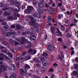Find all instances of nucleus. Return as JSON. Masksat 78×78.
<instances>
[{
    "label": "nucleus",
    "instance_id": "nucleus-2",
    "mask_svg": "<svg viewBox=\"0 0 78 78\" xmlns=\"http://www.w3.org/2000/svg\"><path fill=\"white\" fill-rule=\"evenodd\" d=\"M31 57L30 55H27L25 56L24 58H22L20 60H19L16 62V65L17 67H19V64L20 63L22 62V61H26V60H27V59H31Z\"/></svg>",
    "mask_w": 78,
    "mask_h": 78
},
{
    "label": "nucleus",
    "instance_id": "nucleus-32",
    "mask_svg": "<svg viewBox=\"0 0 78 78\" xmlns=\"http://www.w3.org/2000/svg\"><path fill=\"white\" fill-rule=\"evenodd\" d=\"M30 38L32 40H35L36 39V37L33 35H31L30 36Z\"/></svg>",
    "mask_w": 78,
    "mask_h": 78
},
{
    "label": "nucleus",
    "instance_id": "nucleus-30",
    "mask_svg": "<svg viewBox=\"0 0 78 78\" xmlns=\"http://www.w3.org/2000/svg\"><path fill=\"white\" fill-rule=\"evenodd\" d=\"M16 74L15 73H12V75H10V78H16Z\"/></svg>",
    "mask_w": 78,
    "mask_h": 78
},
{
    "label": "nucleus",
    "instance_id": "nucleus-40",
    "mask_svg": "<svg viewBox=\"0 0 78 78\" xmlns=\"http://www.w3.org/2000/svg\"><path fill=\"white\" fill-rule=\"evenodd\" d=\"M20 58V54L18 55L16 57V60H18Z\"/></svg>",
    "mask_w": 78,
    "mask_h": 78
},
{
    "label": "nucleus",
    "instance_id": "nucleus-7",
    "mask_svg": "<svg viewBox=\"0 0 78 78\" xmlns=\"http://www.w3.org/2000/svg\"><path fill=\"white\" fill-rule=\"evenodd\" d=\"M7 55H8L9 56L7 57L6 55L4 56V58L5 59H10L11 58H12V53H7ZM9 56L10 57H9Z\"/></svg>",
    "mask_w": 78,
    "mask_h": 78
},
{
    "label": "nucleus",
    "instance_id": "nucleus-44",
    "mask_svg": "<svg viewBox=\"0 0 78 78\" xmlns=\"http://www.w3.org/2000/svg\"><path fill=\"white\" fill-rule=\"evenodd\" d=\"M46 25H50V26H51V23H50V22L48 21L46 23Z\"/></svg>",
    "mask_w": 78,
    "mask_h": 78
},
{
    "label": "nucleus",
    "instance_id": "nucleus-16",
    "mask_svg": "<svg viewBox=\"0 0 78 78\" xmlns=\"http://www.w3.org/2000/svg\"><path fill=\"white\" fill-rule=\"evenodd\" d=\"M20 72L21 73H26L27 72V71L26 69H20Z\"/></svg>",
    "mask_w": 78,
    "mask_h": 78
},
{
    "label": "nucleus",
    "instance_id": "nucleus-27",
    "mask_svg": "<svg viewBox=\"0 0 78 78\" xmlns=\"http://www.w3.org/2000/svg\"><path fill=\"white\" fill-rule=\"evenodd\" d=\"M37 11L39 12V14H42L43 12H44V10L42 9H38Z\"/></svg>",
    "mask_w": 78,
    "mask_h": 78
},
{
    "label": "nucleus",
    "instance_id": "nucleus-58",
    "mask_svg": "<svg viewBox=\"0 0 78 78\" xmlns=\"http://www.w3.org/2000/svg\"><path fill=\"white\" fill-rule=\"evenodd\" d=\"M48 19L49 20H51V16H49L48 17Z\"/></svg>",
    "mask_w": 78,
    "mask_h": 78
},
{
    "label": "nucleus",
    "instance_id": "nucleus-52",
    "mask_svg": "<svg viewBox=\"0 0 78 78\" xmlns=\"http://www.w3.org/2000/svg\"><path fill=\"white\" fill-rule=\"evenodd\" d=\"M22 7L23 9H24L25 7V4H23V5L22 6Z\"/></svg>",
    "mask_w": 78,
    "mask_h": 78
},
{
    "label": "nucleus",
    "instance_id": "nucleus-63",
    "mask_svg": "<svg viewBox=\"0 0 78 78\" xmlns=\"http://www.w3.org/2000/svg\"><path fill=\"white\" fill-rule=\"evenodd\" d=\"M2 52H4V53H6L7 52V51H6V50H2Z\"/></svg>",
    "mask_w": 78,
    "mask_h": 78
},
{
    "label": "nucleus",
    "instance_id": "nucleus-47",
    "mask_svg": "<svg viewBox=\"0 0 78 78\" xmlns=\"http://www.w3.org/2000/svg\"><path fill=\"white\" fill-rule=\"evenodd\" d=\"M14 10L15 12H18L19 11V10H20V9H19L18 10L16 8L14 9Z\"/></svg>",
    "mask_w": 78,
    "mask_h": 78
},
{
    "label": "nucleus",
    "instance_id": "nucleus-23",
    "mask_svg": "<svg viewBox=\"0 0 78 78\" xmlns=\"http://www.w3.org/2000/svg\"><path fill=\"white\" fill-rule=\"evenodd\" d=\"M55 30V28L53 27H51V31L52 33H54Z\"/></svg>",
    "mask_w": 78,
    "mask_h": 78
},
{
    "label": "nucleus",
    "instance_id": "nucleus-33",
    "mask_svg": "<svg viewBox=\"0 0 78 78\" xmlns=\"http://www.w3.org/2000/svg\"><path fill=\"white\" fill-rule=\"evenodd\" d=\"M29 17H30V19H31V21L32 19H33V20H34V18L32 17V16H29V15H27V16H26L25 18H29Z\"/></svg>",
    "mask_w": 78,
    "mask_h": 78
},
{
    "label": "nucleus",
    "instance_id": "nucleus-8",
    "mask_svg": "<svg viewBox=\"0 0 78 78\" xmlns=\"http://www.w3.org/2000/svg\"><path fill=\"white\" fill-rule=\"evenodd\" d=\"M14 15L15 16H12V20H17V18L16 16L18 17H20V14H19L15 13H14Z\"/></svg>",
    "mask_w": 78,
    "mask_h": 78
},
{
    "label": "nucleus",
    "instance_id": "nucleus-54",
    "mask_svg": "<svg viewBox=\"0 0 78 78\" xmlns=\"http://www.w3.org/2000/svg\"><path fill=\"white\" fill-rule=\"evenodd\" d=\"M45 7H48L47 8V9L49 10L48 9H50V7L48 6V5H47V3L45 5Z\"/></svg>",
    "mask_w": 78,
    "mask_h": 78
},
{
    "label": "nucleus",
    "instance_id": "nucleus-25",
    "mask_svg": "<svg viewBox=\"0 0 78 78\" xmlns=\"http://www.w3.org/2000/svg\"><path fill=\"white\" fill-rule=\"evenodd\" d=\"M42 55L41 56V58H43L44 59V58L43 56H48V54L47 52H44L42 54Z\"/></svg>",
    "mask_w": 78,
    "mask_h": 78
},
{
    "label": "nucleus",
    "instance_id": "nucleus-12",
    "mask_svg": "<svg viewBox=\"0 0 78 78\" xmlns=\"http://www.w3.org/2000/svg\"><path fill=\"white\" fill-rule=\"evenodd\" d=\"M11 11H7L4 12V15L5 16H9V15H11Z\"/></svg>",
    "mask_w": 78,
    "mask_h": 78
},
{
    "label": "nucleus",
    "instance_id": "nucleus-35",
    "mask_svg": "<svg viewBox=\"0 0 78 78\" xmlns=\"http://www.w3.org/2000/svg\"><path fill=\"white\" fill-rule=\"evenodd\" d=\"M60 29L62 31H64L65 30V27H64V26L61 25L60 27Z\"/></svg>",
    "mask_w": 78,
    "mask_h": 78
},
{
    "label": "nucleus",
    "instance_id": "nucleus-41",
    "mask_svg": "<svg viewBox=\"0 0 78 78\" xmlns=\"http://www.w3.org/2000/svg\"><path fill=\"white\" fill-rule=\"evenodd\" d=\"M45 70H46V69L45 68H42L41 69V72H44L45 71Z\"/></svg>",
    "mask_w": 78,
    "mask_h": 78
},
{
    "label": "nucleus",
    "instance_id": "nucleus-6",
    "mask_svg": "<svg viewBox=\"0 0 78 78\" xmlns=\"http://www.w3.org/2000/svg\"><path fill=\"white\" fill-rule=\"evenodd\" d=\"M6 70V67L5 65H2L0 66V73L2 72H5Z\"/></svg>",
    "mask_w": 78,
    "mask_h": 78
},
{
    "label": "nucleus",
    "instance_id": "nucleus-10",
    "mask_svg": "<svg viewBox=\"0 0 78 78\" xmlns=\"http://www.w3.org/2000/svg\"><path fill=\"white\" fill-rule=\"evenodd\" d=\"M10 70H14L16 69V66L14 64L11 65L9 67Z\"/></svg>",
    "mask_w": 78,
    "mask_h": 78
},
{
    "label": "nucleus",
    "instance_id": "nucleus-17",
    "mask_svg": "<svg viewBox=\"0 0 78 78\" xmlns=\"http://www.w3.org/2000/svg\"><path fill=\"white\" fill-rule=\"evenodd\" d=\"M25 1H28L29 2H33V4L34 5H36L37 3L36 2V0H24Z\"/></svg>",
    "mask_w": 78,
    "mask_h": 78
},
{
    "label": "nucleus",
    "instance_id": "nucleus-37",
    "mask_svg": "<svg viewBox=\"0 0 78 78\" xmlns=\"http://www.w3.org/2000/svg\"><path fill=\"white\" fill-rule=\"evenodd\" d=\"M7 20H12V16H9L7 18Z\"/></svg>",
    "mask_w": 78,
    "mask_h": 78
},
{
    "label": "nucleus",
    "instance_id": "nucleus-53",
    "mask_svg": "<svg viewBox=\"0 0 78 78\" xmlns=\"http://www.w3.org/2000/svg\"><path fill=\"white\" fill-rule=\"evenodd\" d=\"M0 49H4V50H5H5H6V49H7L5 48V47L2 46L0 48Z\"/></svg>",
    "mask_w": 78,
    "mask_h": 78
},
{
    "label": "nucleus",
    "instance_id": "nucleus-5",
    "mask_svg": "<svg viewBox=\"0 0 78 78\" xmlns=\"http://www.w3.org/2000/svg\"><path fill=\"white\" fill-rule=\"evenodd\" d=\"M6 36H10L11 35H12V34H15V32L14 31H10L9 32H8L7 30H6L5 32H4L3 34H6Z\"/></svg>",
    "mask_w": 78,
    "mask_h": 78
},
{
    "label": "nucleus",
    "instance_id": "nucleus-22",
    "mask_svg": "<svg viewBox=\"0 0 78 78\" xmlns=\"http://www.w3.org/2000/svg\"><path fill=\"white\" fill-rule=\"evenodd\" d=\"M42 64L43 66H47V61L43 60L42 62Z\"/></svg>",
    "mask_w": 78,
    "mask_h": 78
},
{
    "label": "nucleus",
    "instance_id": "nucleus-3",
    "mask_svg": "<svg viewBox=\"0 0 78 78\" xmlns=\"http://www.w3.org/2000/svg\"><path fill=\"white\" fill-rule=\"evenodd\" d=\"M15 39L16 40V41H13V40H12V39L10 38L9 40V42L10 43V44H12L14 43L15 45H17L18 44H20V39H19L17 38H15Z\"/></svg>",
    "mask_w": 78,
    "mask_h": 78
},
{
    "label": "nucleus",
    "instance_id": "nucleus-13",
    "mask_svg": "<svg viewBox=\"0 0 78 78\" xmlns=\"http://www.w3.org/2000/svg\"><path fill=\"white\" fill-rule=\"evenodd\" d=\"M57 30L56 33V35L57 36H59L61 35V33L60 32V31L59 30V29L57 28Z\"/></svg>",
    "mask_w": 78,
    "mask_h": 78
},
{
    "label": "nucleus",
    "instance_id": "nucleus-28",
    "mask_svg": "<svg viewBox=\"0 0 78 78\" xmlns=\"http://www.w3.org/2000/svg\"><path fill=\"white\" fill-rule=\"evenodd\" d=\"M14 1H12L11 2V1L10 0H9L8 1H7V3H8V5H9L10 3H11V4H14Z\"/></svg>",
    "mask_w": 78,
    "mask_h": 78
},
{
    "label": "nucleus",
    "instance_id": "nucleus-19",
    "mask_svg": "<svg viewBox=\"0 0 78 78\" xmlns=\"http://www.w3.org/2000/svg\"><path fill=\"white\" fill-rule=\"evenodd\" d=\"M34 29L35 31H36V32H37V33H38V32H39V29H38V27H37L36 26L34 27Z\"/></svg>",
    "mask_w": 78,
    "mask_h": 78
},
{
    "label": "nucleus",
    "instance_id": "nucleus-14",
    "mask_svg": "<svg viewBox=\"0 0 78 78\" xmlns=\"http://www.w3.org/2000/svg\"><path fill=\"white\" fill-rule=\"evenodd\" d=\"M8 9H10L12 11H14V9L9 7H5L3 9V11H5V10Z\"/></svg>",
    "mask_w": 78,
    "mask_h": 78
},
{
    "label": "nucleus",
    "instance_id": "nucleus-9",
    "mask_svg": "<svg viewBox=\"0 0 78 78\" xmlns=\"http://www.w3.org/2000/svg\"><path fill=\"white\" fill-rule=\"evenodd\" d=\"M24 42H26L28 44H30V42H29L28 40H25V38L22 37L21 38V44H23L24 43Z\"/></svg>",
    "mask_w": 78,
    "mask_h": 78
},
{
    "label": "nucleus",
    "instance_id": "nucleus-42",
    "mask_svg": "<svg viewBox=\"0 0 78 78\" xmlns=\"http://www.w3.org/2000/svg\"><path fill=\"white\" fill-rule=\"evenodd\" d=\"M65 23L66 24H69V21L68 19H66L65 20Z\"/></svg>",
    "mask_w": 78,
    "mask_h": 78
},
{
    "label": "nucleus",
    "instance_id": "nucleus-51",
    "mask_svg": "<svg viewBox=\"0 0 78 78\" xmlns=\"http://www.w3.org/2000/svg\"><path fill=\"white\" fill-rule=\"evenodd\" d=\"M78 67V65L77 64H75L74 65V68H76V69H77V68Z\"/></svg>",
    "mask_w": 78,
    "mask_h": 78
},
{
    "label": "nucleus",
    "instance_id": "nucleus-20",
    "mask_svg": "<svg viewBox=\"0 0 78 78\" xmlns=\"http://www.w3.org/2000/svg\"><path fill=\"white\" fill-rule=\"evenodd\" d=\"M38 6L39 8H42L44 7V5L42 3H40L38 4Z\"/></svg>",
    "mask_w": 78,
    "mask_h": 78
},
{
    "label": "nucleus",
    "instance_id": "nucleus-45",
    "mask_svg": "<svg viewBox=\"0 0 78 78\" xmlns=\"http://www.w3.org/2000/svg\"><path fill=\"white\" fill-rule=\"evenodd\" d=\"M15 5L17 6H20V3L18 2H16Z\"/></svg>",
    "mask_w": 78,
    "mask_h": 78
},
{
    "label": "nucleus",
    "instance_id": "nucleus-36",
    "mask_svg": "<svg viewBox=\"0 0 78 78\" xmlns=\"http://www.w3.org/2000/svg\"><path fill=\"white\" fill-rule=\"evenodd\" d=\"M24 67L26 69H30V66H29L28 64H26L24 66Z\"/></svg>",
    "mask_w": 78,
    "mask_h": 78
},
{
    "label": "nucleus",
    "instance_id": "nucleus-29",
    "mask_svg": "<svg viewBox=\"0 0 78 78\" xmlns=\"http://www.w3.org/2000/svg\"><path fill=\"white\" fill-rule=\"evenodd\" d=\"M27 9H28L29 11H31L33 9V7L30 6H28L27 7Z\"/></svg>",
    "mask_w": 78,
    "mask_h": 78
},
{
    "label": "nucleus",
    "instance_id": "nucleus-21",
    "mask_svg": "<svg viewBox=\"0 0 78 78\" xmlns=\"http://www.w3.org/2000/svg\"><path fill=\"white\" fill-rule=\"evenodd\" d=\"M51 11L50 12V13L51 14H54V11H55V9L53 8H51Z\"/></svg>",
    "mask_w": 78,
    "mask_h": 78
},
{
    "label": "nucleus",
    "instance_id": "nucleus-64",
    "mask_svg": "<svg viewBox=\"0 0 78 78\" xmlns=\"http://www.w3.org/2000/svg\"><path fill=\"white\" fill-rule=\"evenodd\" d=\"M76 62H78V57H76Z\"/></svg>",
    "mask_w": 78,
    "mask_h": 78
},
{
    "label": "nucleus",
    "instance_id": "nucleus-38",
    "mask_svg": "<svg viewBox=\"0 0 78 78\" xmlns=\"http://www.w3.org/2000/svg\"><path fill=\"white\" fill-rule=\"evenodd\" d=\"M73 73L75 75H78V70H77L76 71H73Z\"/></svg>",
    "mask_w": 78,
    "mask_h": 78
},
{
    "label": "nucleus",
    "instance_id": "nucleus-57",
    "mask_svg": "<svg viewBox=\"0 0 78 78\" xmlns=\"http://www.w3.org/2000/svg\"><path fill=\"white\" fill-rule=\"evenodd\" d=\"M61 9L63 11H65V9L64 8V7H63V6H62V8H61Z\"/></svg>",
    "mask_w": 78,
    "mask_h": 78
},
{
    "label": "nucleus",
    "instance_id": "nucleus-39",
    "mask_svg": "<svg viewBox=\"0 0 78 78\" xmlns=\"http://www.w3.org/2000/svg\"><path fill=\"white\" fill-rule=\"evenodd\" d=\"M62 17H63V15H62V14L58 15L57 16L58 19H60L61 18V17H62Z\"/></svg>",
    "mask_w": 78,
    "mask_h": 78
},
{
    "label": "nucleus",
    "instance_id": "nucleus-18",
    "mask_svg": "<svg viewBox=\"0 0 78 78\" xmlns=\"http://www.w3.org/2000/svg\"><path fill=\"white\" fill-rule=\"evenodd\" d=\"M48 48L49 51H51L53 48L52 45H51V44L49 45L48 46Z\"/></svg>",
    "mask_w": 78,
    "mask_h": 78
},
{
    "label": "nucleus",
    "instance_id": "nucleus-59",
    "mask_svg": "<svg viewBox=\"0 0 78 78\" xmlns=\"http://www.w3.org/2000/svg\"><path fill=\"white\" fill-rule=\"evenodd\" d=\"M63 47L64 49H66V48H67V46H65L64 45H63Z\"/></svg>",
    "mask_w": 78,
    "mask_h": 78
},
{
    "label": "nucleus",
    "instance_id": "nucleus-48",
    "mask_svg": "<svg viewBox=\"0 0 78 78\" xmlns=\"http://www.w3.org/2000/svg\"><path fill=\"white\" fill-rule=\"evenodd\" d=\"M32 45H33V44H31L30 45L28 44L27 47L28 48H31L32 47Z\"/></svg>",
    "mask_w": 78,
    "mask_h": 78
},
{
    "label": "nucleus",
    "instance_id": "nucleus-4",
    "mask_svg": "<svg viewBox=\"0 0 78 78\" xmlns=\"http://www.w3.org/2000/svg\"><path fill=\"white\" fill-rule=\"evenodd\" d=\"M42 59H44V58H42V56H40V58H33V62L31 61V63H33L34 61H35L37 63H39L41 61V60H42Z\"/></svg>",
    "mask_w": 78,
    "mask_h": 78
},
{
    "label": "nucleus",
    "instance_id": "nucleus-62",
    "mask_svg": "<svg viewBox=\"0 0 78 78\" xmlns=\"http://www.w3.org/2000/svg\"><path fill=\"white\" fill-rule=\"evenodd\" d=\"M15 26H14V25H12L11 26V28H15Z\"/></svg>",
    "mask_w": 78,
    "mask_h": 78
},
{
    "label": "nucleus",
    "instance_id": "nucleus-15",
    "mask_svg": "<svg viewBox=\"0 0 78 78\" xmlns=\"http://www.w3.org/2000/svg\"><path fill=\"white\" fill-rule=\"evenodd\" d=\"M33 16L34 17H36V18H38V19H40L42 17V16L36 14H34Z\"/></svg>",
    "mask_w": 78,
    "mask_h": 78
},
{
    "label": "nucleus",
    "instance_id": "nucleus-31",
    "mask_svg": "<svg viewBox=\"0 0 78 78\" xmlns=\"http://www.w3.org/2000/svg\"><path fill=\"white\" fill-rule=\"evenodd\" d=\"M49 76H50V78H54L55 75L53 73H51V74H48Z\"/></svg>",
    "mask_w": 78,
    "mask_h": 78
},
{
    "label": "nucleus",
    "instance_id": "nucleus-1",
    "mask_svg": "<svg viewBox=\"0 0 78 78\" xmlns=\"http://www.w3.org/2000/svg\"><path fill=\"white\" fill-rule=\"evenodd\" d=\"M33 18H32L31 19V22H30V25H32V26H34V25H36V26H37L38 27H42V25L41 24H39L37 23H35V22H42V20H37L36 19L33 20Z\"/></svg>",
    "mask_w": 78,
    "mask_h": 78
},
{
    "label": "nucleus",
    "instance_id": "nucleus-34",
    "mask_svg": "<svg viewBox=\"0 0 78 78\" xmlns=\"http://www.w3.org/2000/svg\"><path fill=\"white\" fill-rule=\"evenodd\" d=\"M66 36L67 37H72V34H70L69 33H68L66 34Z\"/></svg>",
    "mask_w": 78,
    "mask_h": 78
},
{
    "label": "nucleus",
    "instance_id": "nucleus-61",
    "mask_svg": "<svg viewBox=\"0 0 78 78\" xmlns=\"http://www.w3.org/2000/svg\"><path fill=\"white\" fill-rule=\"evenodd\" d=\"M73 11H75V10H72L71 11V12H70V14H72L73 13Z\"/></svg>",
    "mask_w": 78,
    "mask_h": 78
},
{
    "label": "nucleus",
    "instance_id": "nucleus-60",
    "mask_svg": "<svg viewBox=\"0 0 78 78\" xmlns=\"http://www.w3.org/2000/svg\"><path fill=\"white\" fill-rule=\"evenodd\" d=\"M78 21V20H76V19H74V23H76V22H77Z\"/></svg>",
    "mask_w": 78,
    "mask_h": 78
},
{
    "label": "nucleus",
    "instance_id": "nucleus-26",
    "mask_svg": "<svg viewBox=\"0 0 78 78\" xmlns=\"http://www.w3.org/2000/svg\"><path fill=\"white\" fill-rule=\"evenodd\" d=\"M52 72H53V69L52 68H50L48 70V74L52 73H51Z\"/></svg>",
    "mask_w": 78,
    "mask_h": 78
},
{
    "label": "nucleus",
    "instance_id": "nucleus-11",
    "mask_svg": "<svg viewBox=\"0 0 78 78\" xmlns=\"http://www.w3.org/2000/svg\"><path fill=\"white\" fill-rule=\"evenodd\" d=\"M29 53H31L32 54L34 55L36 54V52H37V51L36 50H33V49H31L29 50Z\"/></svg>",
    "mask_w": 78,
    "mask_h": 78
},
{
    "label": "nucleus",
    "instance_id": "nucleus-49",
    "mask_svg": "<svg viewBox=\"0 0 78 78\" xmlns=\"http://www.w3.org/2000/svg\"><path fill=\"white\" fill-rule=\"evenodd\" d=\"M4 28H5V29H8V28H9V26H4Z\"/></svg>",
    "mask_w": 78,
    "mask_h": 78
},
{
    "label": "nucleus",
    "instance_id": "nucleus-46",
    "mask_svg": "<svg viewBox=\"0 0 78 78\" xmlns=\"http://www.w3.org/2000/svg\"><path fill=\"white\" fill-rule=\"evenodd\" d=\"M26 33H27V34H31V32L30 31H29L28 30H26Z\"/></svg>",
    "mask_w": 78,
    "mask_h": 78
},
{
    "label": "nucleus",
    "instance_id": "nucleus-43",
    "mask_svg": "<svg viewBox=\"0 0 78 78\" xmlns=\"http://www.w3.org/2000/svg\"><path fill=\"white\" fill-rule=\"evenodd\" d=\"M25 12L26 13H30V11L28 9H26L25 10Z\"/></svg>",
    "mask_w": 78,
    "mask_h": 78
},
{
    "label": "nucleus",
    "instance_id": "nucleus-55",
    "mask_svg": "<svg viewBox=\"0 0 78 78\" xmlns=\"http://www.w3.org/2000/svg\"><path fill=\"white\" fill-rule=\"evenodd\" d=\"M55 23H58V24H59V25H61V23H60V22H55Z\"/></svg>",
    "mask_w": 78,
    "mask_h": 78
},
{
    "label": "nucleus",
    "instance_id": "nucleus-24",
    "mask_svg": "<svg viewBox=\"0 0 78 78\" xmlns=\"http://www.w3.org/2000/svg\"><path fill=\"white\" fill-rule=\"evenodd\" d=\"M62 6H62V3H59L57 5V8L58 9L59 8L60 9H61Z\"/></svg>",
    "mask_w": 78,
    "mask_h": 78
},
{
    "label": "nucleus",
    "instance_id": "nucleus-50",
    "mask_svg": "<svg viewBox=\"0 0 78 78\" xmlns=\"http://www.w3.org/2000/svg\"><path fill=\"white\" fill-rule=\"evenodd\" d=\"M2 25H6V23L5 22H4L2 23Z\"/></svg>",
    "mask_w": 78,
    "mask_h": 78
},
{
    "label": "nucleus",
    "instance_id": "nucleus-56",
    "mask_svg": "<svg viewBox=\"0 0 78 78\" xmlns=\"http://www.w3.org/2000/svg\"><path fill=\"white\" fill-rule=\"evenodd\" d=\"M16 28L18 30H20V26H19V25H17L16 26Z\"/></svg>",
    "mask_w": 78,
    "mask_h": 78
}]
</instances>
